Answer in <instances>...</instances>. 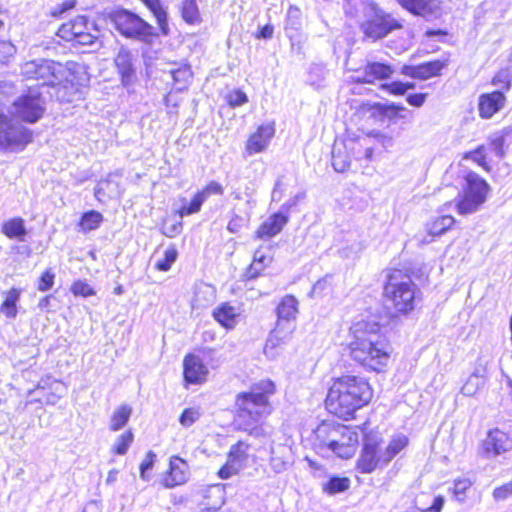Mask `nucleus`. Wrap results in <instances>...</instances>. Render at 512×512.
<instances>
[{
	"label": "nucleus",
	"instance_id": "obj_6",
	"mask_svg": "<svg viewBox=\"0 0 512 512\" xmlns=\"http://www.w3.org/2000/svg\"><path fill=\"white\" fill-rule=\"evenodd\" d=\"M298 300L293 295L284 296L276 308L277 322L266 341L265 352L287 340L295 329Z\"/></svg>",
	"mask_w": 512,
	"mask_h": 512
},
{
	"label": "nucleus",
	"instance_id": "obj_13",
	"mask_svg": "<svg viewBox=\"0 0 512 512\" xmlns=\"http://www.w3.org/2000/svg\"><path fill=\"white\" fill-rule=\"evenodd\" d=\"M382 438L378 433H365L363 449L357 461V467L362 473L373 472L380 463L383 464V453L379 449Z\"/></svg>",
	"mask_w": 512,
	"mask_h": 512
},
{
	"label": "nucleus",
	"instance_id": "obj_12",
	"mask_svg": "<svg viewBox=\"0 0 512 512\" xmlns=\"http://www.w3.org/2000/svg\"><path fill=\"white\" fill-rule=\"evenodd\" d=\"M44 112L45 100L35 89H29L26 94L14 100L11 110L13 116L27 123H36Z\"/></svg>",
	"mask_w": 512,
	"mask_h": 512
},
{
	"label": "nucleus",
	"instance_id": "obj_10",
	"mask_svg": "<svg viewBox=\"0 0 512 512\" xmlns=\"http://www.w3.org/2000/svg\"><path fill=\"white\" fill-rule=\"evenodd\" d=\"M32 141V132L0 112V150L21 151Z\"/></svg>",
	"mask_w": 512,
	"mask_h": 512
},
{
	"label": "nucleus",
	"instance_id": "obj_42",
	"mask_svg": "<svg viewBox=\"0 0 512 512\" xmlns=\"http://www.w3.org/2000/svg\"><path fill=\"white\" fill-rule=\"evenodd\" d=\"M134 440V435L131 431H126L121 434L115 441L113 446L114 453L118 455H124L127 453L130 445Z\"/></svg>",
	"mask_w": 512,
	"mask_h": 512
},
{
	"label": "nucleus",
	"instance_id": "obj_35",
	"mask_svg": "<svg viewBox=\"0 0 512 512\" xmlns=\"http://www.w3.org/2000/svg\"><path fill=\"white\" fill-rule=\"evenodd\" d=\"M103 215L95 210L85 212L80 219L79 226L83 232L97 229L103 222Z\"/></svg>",
	"mask_w": 512,
	"mask_h": 512
},
{
	"label": "nucleus",
	"instance_id": "obj_60",
	"mask_svg": "<svg viewBox=\"0 0 512 512\" xmlns=\"http://www.w3.org/2000/svg\"><path fill=\"white\" fill-rule=\"evenodd\" d=\"M304 198H305V193L304 192H300V193L296 194L295 196H293L292 198H290L284 204H282L280 210L283 211L284 214L288 215L290 209L293 208L294 206H296L297 203L301 199H304Z\"/></svg>",
	"mask_w": 512,
	"mask_h": 512
},
{
	"label": "nucleus",
	"instance_id": "obj_61",
	"mask_svg": "<svg viewBox=\"0 0 512 512\" xmlns=\"http://www.w3.org/2000/svg\"><path fill=\"white\" fill-rule=\"evenodd\" d=\"M264 268L265 267L262 264H259L258 261L253 259L252 264L249 266V268L246 271L247 278L254 279V278L258 277Z\"/></svg>",
	"mask_w": 512,
	"mask_h": 512
},
{
	"label": "nucleus",
	"instance_id": "obj_50",
	"mask_svg": "<svg viewBox=\"0 0 512 512\" xmlns=\"http://www.w3.org/2000/svg\"><path fill=\"white\" fill-rule=\"evenodd\" d=\"M227 102L231 107H238L248 102L247 95L239 90H233L227 95Z\"/></svg>",
	"mask_w": 512,
	"mask_h": 512
},
{
	"label": "nucleus",
	"instance_id": "obj_25",
	"mask_svg": "<svg viewBox=\"0 0 512 512\" xmlns=\"http://www.w3.org/2000/svg\"><path fill=\"white\" fill-rule=\"evenodd\" d=\"M213 316L222 326L230 329L236 325V318L238 314L234 307L224 303L214 310Z\"/></svg>",
	"mask_w": 512,
	"mask_h": 512
},
{
	"label": "nucleus",
	"instance_id": "obj_38",
	"mask_svg": "<svg viewBox=\"0 0 512 512\" xmlns=\"http://www.w3.org/2000/svg\"><path fill=\"white\" fill-rule=\"evenodd\" d=\"M350 481L346 477H332L324 484V491L328 494L344 492L349 488Z\"/></svg>",
	"mask_w": 512,
	"mask_h": 512
},
{
	"label": "nucleus",
	"instance_id": "obj_7",
	"mask_svg": "<svg viewBox=\"0 0 512 512\" xmlns=\"http://www.w3.org/2000/svg\"><path fill=\"white\" fill-rule=\"evenodd\" d=\"M363 13L365 19L361 24V30L366 37L373 41L382 39L392 31L403 27L397 19L373 1L365 4Z\"/></svg>",
	"mask_w": 512,
	"mask_h": 512
},
{
	"label": "nucleus",
	"instance_id": "obj_9",
	"mask_svg": "<svg viewBox=\"0 0 512 512\" xmlns=\"http://www.w3.org/2000/svg\"><path fill=\"white\" fill-rule=\"evenodd\" d=\"M88 24L86 16H77L75 19L62 24L57 35L65 41L73 42L74 45L91 46L97 49L101 46L98 40L99 30L94 29L95 33H91Z\"/></svg>",
	"mask_w": 512,
	"mask_h": 512
},
{
	"label": "nucleus",
	"instance_id": "obj_2",
	"mask_svg": "<svg viewBox=\"0 0 512 512\" xmlns=\"http://www.w3.org/2000/svg\"><path fill=\"white\" fill-rule=\"evenodd\" d=\"M372 396V388L364 377L344 375L330 387L325 403L331 413L347 419L367 405Z\"/></svg>",
	"mask_w": 512,
	"mask_h": 512
},
{
	"label": "nucleus",
	"instance_id": "obj_29",
	"mask_svg": "<svg viewBox=\"0 0 512 512\" xmlns=\"http://www.w3.org/2000/svg\"><path fill=\"white\" fill-rule=\"evenodd\" d=\"M132 408L129 405H121L113 412L110 420V430L118 431L122 429L130 419Z\"/></svg>",
	"mask_w": 512,
	"mask_h": 512
},
{
	"label": "nucleus",
	"instance_id": "obj_39",
	"mask_svg": "<svg viewBox=\"0 0 512 512\" xmlns=\"http://www.w3.org/2000/svg\"><path fill=\"white\" fill-rule=\"evenodd\" d=\"M284 450H288V448L286 446H279L277 449L271 448L270 465L276 473L286 470L288 462L284 460L282 455Z\"/></svg>",
	"mask_w": 512,
	"mask_h": 512
},
{
	"label": "nucleus",
	"instance_id": "obj_24",
	"mask_svg": "<svg viewBox=\"0 0 512 512\" xmlns=\"http://www.w3.org/2000/svg\"><path fill=\"white\" fill-rule=\"evenodd\" d=\"M365 71L369 77L368 83H374L376 80H385L393 74V68L385 63L368 62L365 65Z\"/></svg>",
	"mask_w": 512,
	"mask_h": 512
},
{
	"label": "nucleus",
	"instance_id": "obj_21",
	"mask_svg": "<svg viewBox=\"0 0 512 512\" xmlns=\"http://www.w3.org/2000/svg\"><path fill=\"white\" fill-rule=\"evenodd\" d=\"M187 480V464L179 457H175L170 461V471L164 479V486L173 488L177 485L184 484Z\"/></svg>",
	"mask_w": 512,
	"mask_h": 512
},
{
	"label": "nucleus",
	"instance_id": "obj_26",
	"mask_svg": "<svg viewBox=\"0 0 512 512\" xmlns=\"http://www.w3.org/2000/svg\"><path fill=\"white\" fill-rule=\"evenodd\" d=\"M399 5L414 15L426 16L432 13V0H397Z\"/></svg>",
	"mask_w": 512,
	"mask_h": 512
},
{
	"label": "nucleus",
	"instance_id": "obj_49",
	"mask_svg": "<svg viewBox=\"0 0 512 512\" xmlns=\"http://www.w3.org/2000/svg\"><path fill=\"white\" fill-rule=\"evenodd\" d=\"M71 292L75 296L83 297H88L95 294V291L88 283L80 280L73 283L71 287Z\"/></svg>",
	"mask_w": 512,
	"mask_h": 512
},
{
	"label": "nucleus",
	"instance_id": "obj_53",
	"mask_svg": "<svg viewBox=\"0 0 512 512\" xmlns=\"http://www.w3.org/2000/svg\"><path fill=\"white\" fill-rule=\"evenodd\" d=\"M199 192L203 194L205 199H207L210 195H222L224 190L220 183L217 181H211Z\"/></svg>",
	"mask_w": 512,
	"mask_h": 512
},
{
	"label": "nucleus",
	"instance_id": "obj_33",
	"mask_svg": "<svg viewBox=\"0 0 512 512\" xmlns=\"http://www.w3.org/2000/svg\"><path fill=\"white\" fill-rule=\"evenodd\" d=\"M248 449L249 444L247 442L238 441L236 444L231 446L228 453V459L243 467L248 458Z\"/></svg>",
	"mask_w": 512,
	"mask_h": 512
},
{
	"label": "nucleus",
	"instance_id": "obj_30",
	"mask_svg": "<svg viewBox=\"0 0 512 512\" xmlns=\"http://www.w3.org/2000/svg\"><path fill=\"white\" fill-rule=\"evenodd\" d=\"M350 163L351 160L345 148L335 145L332 149V166L334 170L338 173H344L349 169Z\"/></svg>",
	"mask_w": 512,
	"mask_h": 512
},
{
	"label": "nucleus",
	"instance_id": "obj_64",
	"mask_svg": "<svg viewBox=\"0 0 512 512\" xmlns=\"http://www.w3.org/2000/svg\"><path fill=\"white\" fill-rule=\"evenodd\" d=\"M444 503V497L439 495L434 498L433 503L430 507L426 509H421V512H441Z\"/></svg>",
	"mask_w": 512,
	"mask_h": 512
},
{
	"label": "nucleus",
	"instance_id": "obj_19",
	"mask_svg": "<svg viewBox=\"0 0 512 512\" xmlns=\"http://www.w3.org/2000/svg\"><path fill=\"white\" fill-rule=\"evenodd\" d=\"M289 215L279 210L264 221L256 231L258 238H270L279 234L288 223Z\"/></svg>",
	"mask_w": 512,
	"mask_h": 512
},
{
	"label": "nucleus",
	"instance_id": "obj_8",
	"mask_svg": "<svg viewBox=\"0 0 512 512\" xmlns=\"http://www.w3.org/2000/svg\"><path fill=\"white\" fill-rule=\"evenodd\" d=\"M22 74L27 79H34L42 86H58V93L65 78L64 66L53 60L38 59L26 62L22 66Z\"/></svg>",
	"mask_w": 512,
	"mask_h": 512
},
{
	"label": "nucleus",
	"instance_id": "obj_46",
	"mask_svg": "<svg viewBox=\"0 0 512 512\" xmlns=\"http://www.w3.org/2000/svg\"><path fill=\"white\" fill-rule=\"evenodd\" d=\"M301 10L291 5L287 11L286 29L299 30L301 26Z\"/></svg>",
	"mask_w": 512,
	"mask_h": 512
},
{
	"label": "nucleus",
	"instance_id": "obj_23",
	"mask_svg": "<svg viewBox=\"0 0 512 512\" xmlns=\"http://www.w3.org/2000/svg\"><path fill=\"white\" fill-rule=\"evenodd\" d=\"M334 422L324 421L314 430L316 440L321 446H327L331 449L332 443H337L335 437H337V431H335Z\"/></svg>",
	"mask_w": 512,
	"mask_h": 512
},
{
	"label": "nucleus",
	"instance_id": "obj_32",
	"mask_svg": "<svg viewBox=\"0 0 512 512\" xmlns=\"http://www.w3.org/2000/svg\"><path fill=\"white\" fill-rule=\"evenodd\" d=\"M149 10L152 12L154 17L156 18L158 27L160 32L167 36L170 32L169 24H168V14L165 8L163 7L161 0H157Z\"/></svg>",
	"mask_w": 512,
	"mask_h": 512
},
{
	"label": "nucleus",
	"instance_id": "obj_48",
	"mask_svg": "<svg viewBox=\"0 0 512 512\" xmlns=\"http://www.w3.org/2000/svg\"><path fill=\"white\" fill-rule=\"evenodd\" d=\"M200 411L197 408H186L180 415L179 422L184 427L192 426L199 418Z\"/></svg>",
	"mask_w": 512,
	"mask_h": 512
},
{
	"label": "nucleus",
	"instance_id": "obj_34",
	"mask_svg": "<svg viewBox=\"0 0 512 512\" xmlns=\"http://www.w3.org/2000/svg\"><path fill=\"white\" fill-rule=\"evenodd\" d=\"M408 439L405 436H397L393 438L383 453V465L388 464L406 445Z\"/></svg>",
	"mask_w": 512,
	"mask_h": 512
},
{
	"label": "nucleus",
	"instance_id": "obj_5",
	"mask_svg": "<svg viewBox=\"0 0 512 512\" xmlns=\"http://www.w3.org/2000/svg\"><path fill=\"white\" fill-rule=\"evenodd\" d=\"M115 29L126 38L149 43L158 36L156 29L137 14L127 9H116L108 14Z\"/></svg>",
	"mask_w": 512,
	"mask_h": 512
},
{
	"label": "nucleus",
	"instance_id": "obj_37",
	"mask_svg": "<svg viewBox=\"0 0 512 512\" xmlns=\"http://www.w3.org/2000/svg\"><path fill=\"white\" fill-rule=\"evenodd\" d=\"M486 377L472 372L467 381L461 388V392L465 396H473L485 384Z\"/></svg>",
	"mask_w": 512,
	"mask_h": 512
},
{
	"label": "nucleus",
	"instance_id": "obj_58",
	"mask_svg": "<svg viewBox=\"0 0 512 512\" xmlns=\"http://www.w3.org/2000/svg\"><path fill=\"white\" fill-rule=\"evenodd\" d=\"M16 49L9 41H0V62H4L10 56L14 55Z\"/></svg>",
	"mask_w": 512,
	"mask_h": 512
},
{
	"label": "nucleus",
	"instance_id": "obj_57",
	"mask_svg": "<svg viewBox=\"0 0 512 512\" xmlns=\"http://www.w3.org/2000/svg\"><path fill=\"white\" fill-rule=\"evenodd\" d=\"M76 5L75 0H66L63 3L57 5L53 8L51 11V16L53 17H60L63 13L73 9Z\"/></svg>",
	"mask_w": 512,
	"mask_h": 512
},
{
	"label": "nucleus",
	"instance_id": "obj_14",
	"mask_svg": "<svg viewBox=\"0 0 512 512\" xmlns=\"http://www.w3.org/2000/svg\"><path fill=\"white\" fill-rule=\"evenodd\" d=\"M335 431L338 434L335 437L337 443H332L331 450L338 457L344 459L352 457L355 452V446L358 443V434L347 426L338 423L335 425Z\"/></svg>",
	"mask_w": 512,
	"mask_h": 512
},
{
	"label": "nucleus",
	"instance_id": "obj_1",
	"mask_svg": "<svg viewBox=\"0 0 512 512\" xmlns=\"http://www.w3.org/2000/svg\"><path fill=\"white\" fill-rule=\"evenodd\" d=\"M348 349L351 359L368 370L380 372L389 362L387 343L376 322L353 324Z\"/></svg>",
	"mask_w": 512,
	"mask_h": 512
},
{
	"label": "nucleus",
	"instance_id": "obj_51",
	"mask_svg": "<svg viewBox=\"0 0 512 512\" xmlns=\"http://www.w3.org/2000/svg\"><path fill=\"white\" fill-rule=\"evenodd\" d=\"M55 274L50 270H46L39 278L38 290L45 292L52 288L54 284Z\"/></svg>",
	"mask_w": 512,
	"mask_h": 512
},
{
	"label": "nucleus",
	"instance_id": "obj_11",
	"mask_svg": "<svg viewBox=\"0 0 512 512\" xmlns=\"http://www.w3.org/2000/svg\"><path fill=\"white\" fill-rule=\"evenodd\" d=\"M489 185L476 173L466 176V188L457 203V211L461 215L471 214L485 202Z\"/></svg>",
	"mask_w": 512,
	"mask_h": 512
},
{
	"label": "nucleus",
	"instance_id": "obj_31",
	"mask_svg": "<svg viewBox=\"0 0 512 512\" xmlns=\"http://www.w3.org/2000/svg\"><path fill=\"white\" fill-rule=\"evenodd\" d=\"M454 222L455 219L451 215L438 216L428 224L429 234L433 236L442 235L452 227Z\"/></svg>",
	"mask_w": 512,
	"mask_h": 512
},
{
	"label": "nucleus",
	"instance_id": "obj_43",
	"mask_svg": "<svg viewBox=\"0 0 512 512\" xmlns=\"http://www.w3.org/2000/svg\"><path fill=\"white\" fill-rule=\"evenodd\" d=\"M492 361V354L489 348L481 350L479 356L477 357L475 367L473 372L483 375L486 377L487 375V366Z\"/></svg>",
	"mask_w": 512,
	"mask_h": 512
},
{
	"label": "nucleus",
	"instance_id": "obj_55",
	"mask_svg": "<svg viewBox=\"0 0 512 512\" xmlns=\"http://www.w3.org/2000/svg\"><path fill=\"white\" fill-rule=\"evenodd\" d=\"M512 495V482L506 483L500 487H497L493 491V496L496 500H505Z\"/></svg>",
	"mask_w": 512,
	"mask_h": 512
},
{
	"label": "nucleus",
	"instance_id": "obj_15",
	"mask_svg": "<svg viewBox=\"0 0 512 512\" xmlns=\"http://www.w3.org/2000/svg\"><path fill=\"white\" fill-rule=\"evenodd\" d=\"M183 375L187 384H201L207 379L208 369L199 356L189 354L183 361Z\"/></svg>",
	"mask_w": 512,
	"mask_h": 512
},
{
	"label": "nucleus",
	"instance_id": "obj_63",
	"mask_svg": "<svg viewBox=\"0 0 512 512\" xmlns=\"http://www.w3.org/2000/svg\"><path fill=\"white\" fill-rule=\"evenodd\" d=\"M471 486V482L467 479H460L454 482L453 492L456 495L464 494Z\"/></svg>",
	"mask_w": 512,
	"mask_h": 512
},
{
	"label": "nucleus",
	"instance_id": "obj_28",
	"mask_svg": "<svg viewBox=\"0 0 512 512\" xmlns=\"http://www.w3.org/2000/svg\"><path fill=\"white\" fill-rule=\"evenodd\" d=\"M446 62L441 60H434L421 63L417 65V77L421 80H426L431 77L440 75L443 68L446 67Z\"/></svg>",
	"mask_w": 512,
	"mask_h": 512
},
{
	"label": "nucleus",
	"instance_id": "obj_47",
	"mask_svg": "<svg viewBox=\"0 0 512 512\" xmlns=\"http://www.w3.org/2000/svg\"><path fill=\"white\" fill-rule=\"evenodd\" d=\"M466 159H471L483 167L485 170H489L486 162V146L480 145L475 150L466 153Z\"/></svg>",
	"mask_w": 512,
	"mask_h": 512
},
{
	"label": "nucleus",
	"instance_id": "obj_56",
	"mask_svg": "<svg viewBox=\"0 0 512 512\" xmlns=\"http://www.w3.org/2000/svg\"><path fill=\"white\" fill-rule=\"evenodd\" d=\"M381 88L383 90L388 91L389 93L393 95H404V82L401 81H393L391 83H385L381 85Z\"/></svg>",
	"mask_w": 512,
	"mask_h": 512
},
{
	"label": "nucleus",
	"instance_id": "obj_54",
	"mask_svg": "<svg viewBox=\"0 0 512 512\" xmlns=\"http://www.w3.org/2000/svg\"><path fill=\"white\" fill-rule=\"evenodd\" d=\"M156 454L153 451H149L146 454L144 461L140 464V477L146 480V472L152 469Z\"/></svg>",
	"mask_w": 512,
	"mask_h": 512
},
{
	"label": "nucleus",
	"instance_id": "obj_59",
	"mask_svg": "<svg viewBox=\"0 0 512 512\" xmlns=\"http://www.w3.org/2000/svg\"><path fill=\"white\" fill-rule=\"evenodd\" d=\"M182 231V223L181 222H175L171 225H164L161 228V232L163 235L173 238L177 235H179Z\"/></svg>",
	"mask_w": 512,
	"mask_h": 512
},
{
	"label": "nucleus",
	"instance_id": "obj_45",
	"mask_svg": "<svg viewBox=\"0 0 512 512\" xmlns=\"http://www.w3.org/2000/svg\"><path fill=\"white\" fill-rule=\"evenodd\" d=\"M170 74L172 76L173 81L176 84H179V86L177 87V90L179 91L186 86V83L188 82L189 78L192 75L190 68L187 66L173 69L170 71Z\"/></svg>",
	"mask_w": 512,
	"mask_h": 512
},
{
	"label": "nucleus",
	"instance_id": "obj_22",
	"mask_svg": "<svg viewBox=\"0 0 512 512\" xmlns=\"http://www.w3.org/2000/svg\"><path fill=\"white\" fill-rule=\"evenodd\" d=\"M2 233L9 239L24 241L28 232L24 220L20 217H15L3 223Z\"/></svg>",
	"mask_w": 512,
	"mask_h": 512
},
{
	"label": "nucleus",
	"instance_id": "obj_18",
	"mask_svg": "<svg viewBox=\"0 0 512 512\" xmlns=\"http://www.w3.org/2000/svg\"><path fill=\"white\" fill-rule=\"evenodd\" d=\"M115 65L121 76L123 85H131L135 77V67L131 51L127 48L121 47L115 57Z\"/></svg>",
	"mask_w": 512,
	"mask_h": 512
},
{
	"label": "nucleus",
	"instance_id": "obj_27",
	"mask_svg": "<svg viewBox=\"0 0 512 512\" xmlns=\"http://www.w3.org/2000/svg\"><path fill=\"white\" fill-rule=\"evenodd\" d=\"M21 290L17 288L10 289L0 305V312L7 318L14 319L17 316V302L20 299Z\"/></svg>",
	"mask_w": 512,
	"mask_h": 512
},
{
	"label": "nucleus",
	"instance_id": "obj_44",
	"mask_svg": "<svg viewBox=\"0 0 512 512\" xmlns=\"http://www.w3.org/2000/svg\"><path fill=\"white\" fill-rule=\"evenodd\" d=\"M177 256H178V252L174 247L168 248L164 252V258L160 259L156 262V264H155L156 269H158L159 271H163V272L170 270L171 266L176 261Z\"/></svg>",
	"mask_w": 512,
	"mask_h": 512
},
{
	"label": "nucleus",
	"instance_id": "obj_62",
	"mask_svg": "<svg viewBox=\"0 0 512 512\" xmlns=\"http://www.w3.org/2000/svg\"><path fill=\"white\" fill-rule=\"evenodd\" d=\"M14 86L10 82L0 81V103L3 102L9 95L13 94Z\"/></svg>",
	"mask_w": 512,
	"mask_h": 512
},
{
	"label": "nucleus",
	"instance_id": "obj_40",
	"mask_svg": "<svg viewBox=\"0 0 512 512\" xmlns=\"http://www.w3.org/2000/svg\"><path fill=\"white\" fill-rule=\"evenodd\" d=\"M505 135L502 132H496L488 138V148L494 154L502 159L505 156Z\"/></svg>",
	"mask_w": 512,
	"mask_h": 512
},
{
	"label": "nucleus",
	"instance_id": "obj_41",
	"mask_svg": "<svg viewBox=\"0 0 512 512\" xmlns=\"http://www.w3.org/2000/svg\"><path fill=\"white\" fill-rule=\"evenodd\" d=\"M206 201L203 194L198 192L188 205H183L179 210L180 217L197 213L201 210L203 203Z\"/></svg>",
	"mask_w": 512,
	"mask_h": 512
},
{
	"label": "nucleus",
	"instance_id": "obj_16",
	"mask_svg": "<svg viewBox=\"0 0 512 512\" xmlns=\"http://www.w3.org/2000/svg\"><path fill=\"white\" fill-rule=\"evenodd\" d=\"M506 103L503 90H496L491 93H484L479 96L478 110L483 119H490L497 112L502 110Z\"/></svg>",
	"mask_w": 512,
	"mask_h": 512
},
{
	"label": "nucleus",
	"instance_id": "obj_17",
	"mask_svg": "<svg viewBox=\"0 0 512 512\" xmlns=\"http://www.w3.org/2000/svg\"><path fill=\"white\" fill-rule=\"evenodd\" d=\"M486 457H495L512 448V441L508 435L498 429L490 431L482 444Z\"/></svg>",
	"mask_w": 512,
	"mask_h": 512
},
{
	"label": "nucleus",
	"instance_id": "obj_4",
	"mask_svg": "<svg viewBox=\"0 0 512 512\" xmlns=\"http://www.w3.org/2000/svg\"><path fill=\"white\" fill-rule=\"evenodd\" d=\"M416 285L411 277L401 270H394L387 276L384 298L388 307L407 314L414 309Z\"/></svg>",
	"mask_w": 512,
	"mask_h": 512
},
{
	"label": "nucleus",
	"instance_id": "obj_20",
	"mask_svg": "<svg viewBox=\"0 0 512 512\" xmlns=\"http://www.w3.org/2000/svg\"><path fill=\"white\" fill-rule=\"evenodd\" d=\"M274 134L275 128L273 124L261 125L257 131L250 136L247 142V150L249 153H258L263 151Z\"/></svg>",
	"mask_w": 512,
	"mask_h": 512
},
{
	"label": "nucleus",
	"instance_id": "obj_52",
	"mask_svg": "<svg viewBox=\"0 0 512 512\" xmlns=\"http://www.w3.org/2000/svg\"><path fill=\"white\" fill-rule=\"evenodd\" d=\"M240 469H242V467L239 466V464L231 462L228 459L226 464L218 471V476L221 479H228L231 476L237 474Z\"/></svg>",
	"mask_w": 512,
	"mask_h": 512
},
{
	"label": "nucleus",
	"instance_id": "obj_36",
	"mask_svg": "<svg viewBox=\"0 0 512 512\" xmlns=\"http://www.w3.org/2000/svg\"><path fill=\"white\" fill-rule=\"evenodd\" d=\"M182 18L189 24L200 23L201 17L197 0H184L182 3Z\"/></svg>",
	"mask_w": 512,
	"mask_h": 512
},
{
	"label": "nucleus",
	"instance_id": "obj_3",
	"mask_svg": "<svg viewBox=\"0 0 512 512\" xmlns=\"http://www.w3.org/2000/svg\"><path fill=\"white\" fill-rule=\"evenodd\" d=\"M275 393V384L268 379L254 383L250 390L237 395V417L251 426L272 412L269 397Z\"/></svg>",
	"mask_w": 512,
	"mask_h": 512
}]
</instances>
